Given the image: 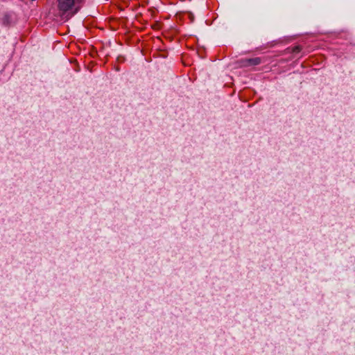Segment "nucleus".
I'll list each match as a JSON object with an SVG mask.
<instances>
[{
	"label": "nucleus",
	"instance_id": "nucleus-1",
	"mask_svg": "<svg viewBox=\"0 0 355 355\" xmlns=\"http://www.w3.org/2000/svg\"><path fill=\"white\" fill-rule=\"evenodd\" d=\"M57 8L61 16L73 15L82 8L84 0H57Z\"/></svg>",
	"mask_w": 355,
	"mask_h": 355
},
{
	"label": "nucleus",
	"instance_id": "nucleus-2",
	"mask_svg": "<svg viewBox=\"0 0 355 355\" xmlns=\"http://www.w3.org/2000/svg\"><path fill=\"white\" fill-rule=\"evenodd\" d=\"M241 65L243 67H249V66H256L261 62V60L260 58H253L248 59H243L241 61Z\"/></svg>",
	"mask_w": 355,
	"mask_h": 355
},
{
	"label": "nucleus",
	"instance_id": "nucleus-3",
	"mask_svg": "<svg viewBox=\"0 0 355 355\" xmlns=\"http://www.w3.org/2000/svg\"><path fill=\"white\" fill-rule=\"evenodd\" d=\"M300 46H295V47L293 49V51L294 53H298V52H300Z\"/></svg>",
	"mask_w": 355,
	"mask_h": 355
}]
</instances>
